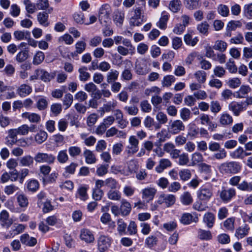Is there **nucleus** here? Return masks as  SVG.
<instances>
[{
	"mask_svg": "<svg viewBox=\"0 0 252 252\" xmlns=\"http://www.w3.org/2000/svg\"><path fill=\"white\" fill-rule=\"evenodd\" d=\"M51 171V167L48 165H42L39 167V172L42 174L44 178H43L44 184L54 183L56 182L58 174L57 172H52L50 175L49 173Z\"/></svg>",
	"mask_w": 252,
	"mask_h": 252,
	"instance_id": "f257e3e1",
	"label": "nucleus"
},
{
	"mask_svg": "<svg viewBox=\"0 0 252 252\" xmlns=\"http://www.w3.org/2000/svg\"><path fill=\"white\" fill-rule=\"evenodd\" d=\"M219 169L222 173L235 174L241 171V166L236 161H229L221 163Z\"/></svg>",
	"mask_w": 252,
	"mask_h": 252,
	"instance_id": "f03ea898",
	"label": "nucleus"
},
{
	"mask_svg": "<svg viewBox=\"0 0 252 252\" xmlns=\"http://www.w3.org/2000/svg\"><path fill=\"white\" fill-rule=\"evenodd\" d=\"M218 194L223 202L228 203L236 196V190L233 188L222 187L221 190L218 191Z\"/></svg>",
	"mask_w": 252,
	"mask_h": 252,
	"instance_id": "7ed1b4c3",
	"label": "nucleus"
},
{
	"mask_svg": "<svg viewBox=\"0 0 252 252\" xmlns=\"http://www.w3.org/2000/svg\"><path fill=\"white\" fill-rule=\"evenodd\" d=\"M176 200L175 195L162 192L158 196L157 203L158 205H164L165 207L169 208L175 203Z\"/></svg>",
	"mask_w": 252,
	"mask_h": 252,
	"instance_id": "20e7f679",
	"label": "nucleus"
},
{
	"mask_svg": "<svg viewBox=\"0 0 252 252\" xmlns=\"http://www.w3.org/2000/svg\"><path fill=\"white\" fill-rule=\"evenodd\" d=\"M111 9L108 4H103L99 10L98 19L101 24L106 25L110 22V14Z\"/></svg>",
	"mask_w": 252,
	"mask_h": 252,
	"instance_id": "39448f33",
	"label": "nucleus"
},
{
	"mask_svg": "<svg viewBox=\"0 0 252 252\" xmlns=\"http://www.w3.org/2000/svg\"><path fill=\"white\" fill-rule=\"evenodd\" d=\"M168 131L172 135L178 134L185 130V126L180 120H171L167 126Z\"/></svg>",
	"mask_w": 252,
	"mask_h": 252,
	"instance_id": "423d86ee",
	"label": "nucleus"
},
{
	"mask_svg": "<svg viewBox=\"0 0 252 252\" xmlns=\"http://www.w3.org/2000/svg\"><path fill=\"white\" fill-rule=\"evenodd\" d=\"M10 87L4 85L3 81H0V99H10L16 97V94L10 91Z\"/></svg>",
	"mask_w": 252,
	"mask_h": 252,
	"instance_id": "0eeeda50",
	"label": "nucleus"
},
{
	"mask_svg": "<svg viewBox=\"0 0 252 252\" xmlns=\"http://www.w3.org/2000/svg\"><path fill=\"white\" fill-rule=\"evenodd\" d=\"M55 157L51 154L45 153H37L34 157V159L37 163H53L55 160Z\"/></svg>",
	"mask_w": 252,
	"mask_h": 252,
	"instance_id": "6e6552de",
	"label": "nucleus"
},
{
	"mask_svg": "<svg viewBox=\"0 0 252 252\" xmlns=\"http://www.w3.org/2000/svg\"><path fill=\"white\" fill-rule=\"evenodd\" d=\"M128 143L126 148V152L128 156H131L138 151L139 141L135 136L131 135L129 137Z\"/></svg>",
	"mask_w": 252,
	"mask_h": 252,
	"instance_id": "1a4fd4ad",
	"label": "nucleus"
},
{
	"mask_svg": "<svg viewBox=\"0 0 252 252\" xmlns=\"http://www.w3.org/2000/svg\"><path fill=\"white\" fill-rule=\"evenodd\" d=\"M110 238L105 235H101L97 239V247L100 252L106 251L111 245Z\"/></svg>",
	"mask_w": 252,
	"mask_h": 252,
	"instance_id": "9d476101",
	"label": "nucleus"
},
{
	"mask_svg": "<svg viewBox=\"0 0 252 252\" xmlns=\"http://www.w3.org/2000/svg\"><path fill=\"white\" fill-rule=\"evenodd\" d=\"M213 194L212 188L211 187H202L197 191V197L200 200L208 201Z\"/></svg>",
	"mask_w": 252,
	"mask_h": 252,
	"instance_id": "9b49d317",
	"label": "nucleus"
},
{
	"mask_svg": "<svg viewBox=\"0 0 252 252\" xmlns=\"http://www.w3.org/2000/svg\"><path fill=\"white\" fill-rule=\"evenodd\" d=\"M157 192V190L155 188L146 187L141 190L142 198L147 202L152 201L156 194Z\"/></svg>",
	"mask_w": 252,
	"mask_h": 252,
	"instance_id": "f8f14e48",
	"label": "nucleus"
},
{
	"mask_svg": "<svg viewBox=\"0 0 252 252\" xmlns=\"http://www.w3.org/2000/svg\"><path fill=\"white\" fill-rule=\"evenodd\" d=\"M13 223V220L9 217L8 212L3 210L0 213V224L2 227L8 228Z\"/></svg>",
	"mask_w": 252,
	"mask_h": 252,
	"instance_id": "ddd939ff",
	"label": "nucleus"
},
{
	"mask_svg": "<svg viewBox=\"0 0 252 252\" xmlns=\"http://www.w3.org/2000/svg\"><path fill=\"white\" fill-rule=\"evenodd\" d=\"M80 238L86 243H92L94 241L93 232L88 228H83L80 230Z\"/></svg>",
	"mask_w": 252,
	"mask_h": 252,
	"instance_id": "4468645a",
	"label": "nucleus"
},
{
	"mask_svg": "<svg viewBox=\"0 0 252 252\" xmlns=\"http://www.w3.org/2000/svg\"><path fill=\"white\" fill-rule=\"evenodd\" d=\"M126 66L121 74L122 79L125 81H129L132 79V73L131 72V68L132 63L130 61L126 60L125 61Z\"/></svg>",
	"mask_w": 252,
	"mask_h": 252,
	"instance_id": "2eb2a0df",
	"label": "nucleus"
},
{
	"mask_svg": "<svg viewBox=\"0 0 252 252\" xmlns=\"http://www.w3.org/2000/svg\"><path fill=\"white\" fill-rule=\"evenodd\" d=\"M35 73L39 75V78L45 82L50 81L56 75L55 72L50 73L43 69H36Z\"/></svg>",
	"mask_w": 252,
	"mask_h": 252,
	"instance_id": "dca6fc26",
	"label": "nucleus"
},
{
	"mask_svg": "<svg viewBox=\"0 0 252 252\" xmlns=\"http://www.w3.org/2000/svg\"><path fill=\"white\" fill-rule=\"evenodd\" d=\"M228 110L231 111L235 116H238L244 110L243 102L232 101L228 106Z\"/></svg>",
	"mask_w": 252,
	"mask_h": 252,
	"instance_id": "f3484780",
	"label": "nucleus"
},
{
	"mask_svg": "<svg viewBox=\"0 0 252 252\" xmlns=\"http://www.w3.org/2000/svg\"><path fill=\"white\" fill-rule=\"evenodd\" d=\"M198 221L197 215L195 213H184L181 218L180 221L184 224H189L192 222H197Z\"/></svg>",
	"mask_w": 252,
	"mask_h": 252,
	"instance_id": "a211bd4d",
	"label": "nucleus"
},
{
	"mask_svg": "<svg viewBox=\"0 0 252 252\" xmlns=\"http://www.w3.org/2000/svg\"><path fill=\"white\" fill-rule=\"evenodd\" d=\"M250 230L249 225L244 224L236 229L235 236L238 239H242L249 234Z\"/></svg>",
	"mask_w": 252,
	"mask_h": 252,
	"instance_id": "6ab92c4d",
	"label": "nucleus"
},
{
	"mask_svg": "<svg viewBox=\"0 0 252 252\" xmlns=\"http://www.w3.org/2000/svg\"><path fill=\"white\" fill-rule=\"evenodd\" d=\"M142 9L140 7H136L134 10V15L130 19L129 23L131 26H139L141 24L140 21Z\"/></svg>",
	"mask_w": 252,
	"mask_h": 252,
	"instance_id": "aec40b11",
	"label": "nucleus"
},
{
	"mask_svg": "<svg viewBox=\"0 0 252 252\" xmlns=\"http://www.w3.org/2000/svg\"><path fill=\"white\" fill-rule=\"evenodd\" d=\"M172 166L171 161L167 158H161L159 160L158 164L156 167L155 170L158 173H162L167 168Z\"/></svg>",
	"mask_w": 252,
	"mask_h": 252,
	"instance_id": "412c9836",
	"label": "nucleus"
},
{
	"mask_svg": "<svg viewBox=\"0 0 252 252\" xmlns=\"http://www.w3.org/2000/svg\"><path fill=\"white\" fill-rule=\"evenodd\" d=\"M169 14L166 11L162 12L161 16L157 23V26L160 29L164 30L167 28V23L169 20Z\"/></svg>",
	"mask_w": 252,
	"mask_h": 252,
	"instance_id": "4be33fe9",
	"label": "nucleus"
},
{
	"mask_svg": "<svg viewBox=\"0 0 252 252\" xmlns=\"http://www.w3.org/2000/svg\"><path fill=\"white\" fill-rule=\"evenodd\" d=\"M32 87L26 84L21 85L17 89L18 95L22 97L29 95L32 92Z\"/></svg>",
	"mask_w": 252,
	"mask_h": 252,
	"instance_id": "5701e85b",
	"label": "nucleus"
},
{
	"mask_svg": "<svg viewBox=\"0 0 252 252\" xmlns=\"http://www.w3.org/2000/svg\"><path fill=\"white\" fill-rule=\"evenodd\" d=\"M219 122L221 126H225L231 125L233 122V119L230 114L223 113L220 115Z\"/></svg>",
	"mask_w": 252,
	"mask_h": 252,
	"instance_id": "b1692460",
	"label": "nucleus"
},
{
	"mask_svg": "<svg viewBox=\"0 0 252 252\" xmlns=\"http://www.w3.org/2000/svg\"><path fill=\"white\" fill-rule=\"evenodd\" d=\"M23 119H28L32 123H39L41 121V117L39 114L34 113L25 112L22 114Z\"/></svg>",
	"mask_w": 252,
	"mask_h": 252,
	"instance_id": "393cba45",
	"label": "nucleus"
},
{
	"mask_svg": "<svg viewBox=\"0 0 252 252\" xmlns=\"http://www.w3.org/2000/svg\"><path fill=\"white\" fill-rule=\"evenodd\" d=\"M120 210L122 216H127L131 210L130 203L126 199H122L121 201Z\"/></svg>",
	"mask_w": 252,
	"mask_h": 252,
	"instance_id": "a878e982",
	"label": "nucleus"
},
{
	"mask_svg": "<svg viewBox=\"0 0 252 252\" xmlns=\"http://www.w3.org/2000/svg\"><path fill=\"white\" fill-rule=\"evenodd\" d=\"M20 240L22 244L29 246H33L36 243V239L34 237H30L28 234H24L20 237Z\"/></svg>",
	"mask_w": 252,
	"mask_h": 252,
	"instance_id": "bb28decb",
	"label": "nucleus"
},
{
	"mask_svg": "<svg viewBox=\"0 0 252 252\" xmlns=\"http://www.w3.org/2000/svg\"><path fill=\"white\" fill-rule=\"evenodd\" d=\"M215 220V217L213 213L207 212L204 214L203 221L206 224L208 228H211L213 226Z\"/></svg>",
	"mask_w": 252,
	"mask_h": 252,
	"instance_id": "cd10ccee",
	"label": "nucleus"
},
{
	"mask_svg": "<svg viewBox=\"0 0 252 252\" xmlns=\"http://www.w3.org/2000/svg\"><path fill=\"white\" fill-rule=\"evenodd\" d=\"M83 156L85 158V161L88 164L95 163L96 159L94 154L90 150L86 149L83 152Z\"/></svg>",
	"mask_w": 252,
	"mask_h": 252,
	"instance_id": "c85d7f7f",
	"label": "nucleus"
},
{
	"mask_svg": "<svg viewBox=\"0 0 252 252\" xmlns=\"http://www.w3.org/2000/svg\"><path fill=\"white\" fill-rule=\"evenodd\" d=\"M34 158L31 155H26L22 157L20 160V164L22 166L31 167L33 164Z\"/></svg>",
	"mask_w": 252,
	"mask_h": 252,
	"instance_id": "c756f323",
	"label": "nucleus"
},
{
	"mask_svg": "<svg viewBox=\"0 0 252 252\" xmlns=\"http://www.w3.org/2000/svg\"><path fill=\"white\" fill-rule=\"evenodd\" d=\"M251 91V88L248 85H242L236 92V97L239 98H245Z\"/></svg>",
	"mask_w": 252,
	"mask_h": 252,
	"instance_id": "7c9ffc66",
	"label": "nucleus"
},
{
	"mask_svg": "<svg viewBox=\"0 0 252 252\" xmlns=\"http://www.w3.org/2000/svg\"><path fill=\"white\" fill-rule=\"evenodd\" d=\"M181 202L184 205H189L193 202V198L190 192H184L180 197Z\"/></svg>",
	"mask_w": 252,
	"mask_h": 252,
	"instance_id": "2f4dec72",
	"label": "nucleus"
},
{
	"mask_svg": "<svg viewBox=\"0 0 252 252\" xmlns=\"http://www.w3.org/2000/svg\"><path fill=\"white\" fill-rule=\"evenodd\" d=\"M37 18L38 22L42 26L46 27L49 25L48 13L44 12H39L37 15Z\"/></svg>",
	"mask_w": 252,
	"mask_h": 252,
	"instance_id": "473e14b6",
	"label": "nucleus"
},
{
	"mask_svg": "<svg viewBox=\"0 0 252 252\" xmlns=\"http://www.w3.org/2000/svg\"><path fill=\"white\" fill-rule=\"evenodd\" d=\"M204 160L202 155L199 152H195L191 155V163L189 165L195 166L199 163H201Z\"/></svg>",
	"mask_w": 252,
	"mask_h": 252,
	"instance_id": "72a5a7b5",
	"label": "nucleus"
},
{
	"mask_svg": "<svg viewBox=\"0 0 252 252\" xmlns=\"http://www.w3.org/2000/svg\"><path fill=\"white\" fill-rule=\"evenodd\" d=\"M118 102L116 100H112L108 101L103 106L102 112H109L110 111H114L115 109L117 107Z\"/></svg>",
	"mask_w": 252,
	"mask_h": 252,
	"instance_id": "f704fd0d",
	"label": "nucleus"
},
{
	"mask_svg": "<svg viewBox=\"0 0 252 252\" xmlns=\"http://www.w3.org/2000/svg\"><path fill=\"white\" fill-rule=\"evenodd\" d=\"M48 134L44 130H39L34 136V140L38 144L44 142L47 138Z\"/></svg>",
	"mask_w": 252,
	"mask_h": 252,
	"instance_id": "c9c22d12",
	"label": "nucleus"
},
{
	"mask_svg": "<svg viewBox=\"0 0 252 252\" xmlns=\"http://www.w3.org/2000/svg\"><path fill=\"white\" fill-rule=\"evenodd\" d=\"M108 199L114 201H120L121 199V192L116 189L109 190L107 193Z\"/></svg>",
	"mask_w": 252,
	"mask_h": 252,
	"instance_id": "e433bc0d",
	"label": "nucleus"
},
{
	"mask_svg": "<svg viewBox=\"0 0 252 252\" xmlns=\"http://www.w3.org/2000/svg\"><path fill=\"white\" fill-rule=\"evenodd\" d=\"M25 229V225L22 224L14 225L9 231V233L10 234V237H13L15 235L23 232Z\"/></svg>",
	"mask_w": 252,
	"mask_h": 252,
	"instance_id": "4c0bfd02",
	"label": "nucleus"
},
{
	"mask_svg": "<svg viewBox=\"0 0 252 252\" xmlns=\"http://www.w3.org/2000/svg\"><path fill=\"white\" fill-rule=\"evenodd\" d=\"M225 66L226 68L230 73L235 74L237 73L238 71V68L233 59H229L226 63Z\"/></svg>",
	"mask_w": 252,
	"mask_h": 252,
	"instance_id": "58836bf2",
	"label": "nucleus"
},
{
	"mask_svg": "<svg viewBox=\"0 0 252 252\" xmlns=\"http://www.w3.org/2000/svg\"><path fill=\"white\" fill-rule=\"evenodd\" d=\"M179 175L180 179L184 181H187L190 179L191 173L189 169H183L179 171Z\"/></svg>",
	"mask_w": 252,
	"mask_h": 252,
	"instance_id": "ea45409f",
	"label": "nucleus"
},
{
	"mask_svg": "<svg viewBox=\"0 0 252 252\" xmlns=\"http://www.w3.org/2000/svg\"><path fill=\"white\" fill-rule=\"evenodd\" d=\"M194 77L200 84L204 83L206 80L207 73L203 70H198L194 73Z\"/></svg>",
	"mask_w": 252,
	"mask_h": 252,
	"instance_id": "a19ab883",
	"label": "nucleus"
},
{
	"mask_svg": "<svg viewBox=\"0 0 252 252\" xmlns=\"http://www.w3.org/2000/svg\"><path fill=\"white\" fill-rule=\"evenodd\" d=\"M181 6V1L180 0H172L169 3V9L174 13H176L179 11Z\"/></svg>",
	"mask_w": 252,
	"mask_h": 252,
	"instance_id": "79ce46f5",
	"label": "nucleus"
},
{
	"mask_svg": "<svg viewBox=\"0 0 252 252\" xmlns=\"http://www.w3.org/2000/svg\"><path fill=\"white\" fill-rule=\"evenodd\" d=\"M87 68L86 67H82L80 68L78 70V72L79 73V77L80 80L81 81H87L90 77V74L89 72L87 71Z\"/></svg>",
	"mask_w": 252,
	"mask_h": 252,
	"instance_id": "37998d69",
	"label": "nucleus"
},
{
	"mask_svg": "<svg viewBox=\"0 0 252 252\" xmlns=\"http://www.w3.org/2000/svg\"><path fill=\"white\" fill-rule=\"evenodd\" d=\"M209 28V24L206 22H203L197 26V30L199 32L203 35H207Z\"/></svg>",
	"mask_w": 252,
	"mask_h": 252,
	"instance_id": "c03bdc74",
	"label": "nucleus"
},
{
	"mask_svg": "<svg viewBox=\"0 0 252 252\" xmlns=\"http://www.w3.org/2000/svg\"><path fill=\"white\" fill-rule=\"evenodd\" d=\"M119 75V72L116 70H111L107 74V82L108 83H112L117 80Z\"/></svg>",
	"mask_w": 252,
	"mask_h": 252,
	"instance_id": "a18cd8bd",
	"label": "nucleus"
},
{
	"mask_svg": "<svg viewBox=\"0 0 252 252\" xmlns=\"http://www.w3.org/2000/svg\"><path fill=\"white\" fill-rule=\"evenodd\" d=\"M138 169V164L134 161H130L128 166V171L126 172H123L122 174L125 176H129L133 173H135Z\"/></svg>",
	"mask_w": 252,
	"mask_h": 252,
	"instance_id": "49530a36",
	"label": "nucleus"
},
{
	"mask_svg": "<svg viewBox=\"0 0 252 252\" xmlns=\"http://www.w3.org/2000/svg\"><path fill=\"white\" fill-rule=\"evenodd\" d=\"M198 238L202 240H209L212 238L211 233L209 230H205L201 229L198 230Z\"/></svg>",
	"mask_w": 252,
	"mask_h": 252,
	"instance_id": "de8ad7c7",
	"label": "nucleus"
},
{
	"mask_svg": "<svg viewBox=\"0 0 252 252\" xmlns=\"http://www.w3.org/2000/svg\"><path fill=\"white\" fill-rule=\"evenodd\" d=\"M119 183L116 179L113 178H108L105 180V186L110 188V190L116 189L118 188Z\"/></svg>",
	"mask_w": 252,
	"mask_h": 252,
	"instance_id": "09e8293b",
	"label": "nucleus"
},
{
	"mask_svg": "<svg viewBox=\"0 0 252 252\" xmlns=\"http://www.w3.org/2000/svg\"><path fill=\"white\" fill-rule=\"evenodd\" d=\"M227 43L222 40H217L213 48L215 50H218L220 52H224L227 48Z\"/></svg>",
	"mask_w": 252,
	"mask_h": 252,
	"instance_id": "8fccbe9b",
	"label": "nucleus"
},
{
	"mask_svg": "<svg viewBox=\"0 0 252 252\" xmlns=\"http://www.w3.org/2000/svg\"><path fill=\"white\" fill-rule=\"evenodd\" d=\"M238 189L244 191H252V183L243 181L238 185Z\"/></svg>",
	"mask_w": 252,
	"mask_h": 252,
	"instance_id": "3c124183",
	"label": "nucleus"
},
{
	"mask_svg": "<svg viewBox=\"0 0 252 252\" xmlns=\"http://www.w3.org/2000/svg\"><path fill=\"white\" fill-rule=\"evenodd\" d=\"M63 135L58 133L52 136V140L53 143L57 147L63 145L64 143V139Z\"/></svg>",
	"mask_w": 252,
	"mask_h": 252,
	"instance_id": "603ef678",
	"label": "nucleus"
},
{
	"mask_svg": "<svg viewBox=\"0 0 252 252\" xmlns=\"http://www.w3.org/2000/svg\"><path fill=\"white\" fill-rule=\"evenodd\" d=\"M244 150L241 147H239L230 153V156L233 158H244Z\"/></svg>",
	"mask_w": 252,
	"mask_h": 252,
	"instance_id": "864d4df0",
	"label": "nucleus"
},
{
	"mask_svg": "<svg viewBox=\"0 0 252 252\" xmlns=\"http://www.w3.org/2000/svg\"><path fill=\"white\" fill-rule=\"evenodd\" d=\"M28 51L26 50H23L17 53L15 59L17 62L21 63L26 61L28 58Z\"/></svg>",
	"mask_w": 252,
	"mask_h": 252,
	"instance_id": "5fc2aeb1",
	"label": "nucleus"
},
{
	"mask_svg": "<svg viewBox=\"0 0 252 252\" xmlns=\"http://www.w3.org/2000/svg\"><path fill=\"white\" fill-rule=\"evenodd\" d=\"M17 202L19 205L22 208H26L28 205V199L27 197L23 194H20L17 196Z\"/></svg>",
	"mask_w": 252,
	"mask_h": 252,
	"instance_id": "6e6d98bb",
	"label": "nucleus"
},
{
	"mask_svg": "<svg viewBox=\"0 0 252 252\" xmlns=\"http://www.w3.org/2000/svg\"><path fill=\"white\" fill-rule=\"evenodd\" d=\"M39 187V184L38 182L35 179L29 181L27 184L28 190L32 192L36 191L38 189Z\"/></svg>",
	"mask_w": 252,
	"mask_h": 252,
	"instance_id": "4d7b16f0",
	"label": "nucleus"
},
{
	"mask_svg": "<svg viewBox=\"0 0 252 252\" xmlns=\"http://www.w3.org/2000/svg\"><path fill=\"white\" fill-rule=\"evenodd\" d=\"M227 84L230 88L235 89L241 85V81L240 78L234 77L229 79Z\"/></svg>",
	"mask_w": 252,
	"mask_h": 252,
	"instance_id": "13d9d810",
	"label": "nucleus"
},
{
	"mask_svg": "<svg viewBox=\"0 0 252 252\" xmlns=\"http://www.w3.org/2000/svg\"><path fill=\"white\" fill-rule=\"evenodd\" d=\"M175 81V77L172 75H166L164 77L162 81V85L163 87H168Z\"/></svg>",
	"mask_w": 252,
	"mask_h": 252,
	"instance_id": "bf43d9fd",
	"label": "nucleus"
},
{
	"mask_svg": "<svg viewBox=\"0 0 252 252\" xmlns=\"http://www.w3.org/2000/svg\"><path fill=\"white\" fill-rule=\"evenodd\" d=\"M180 118L183 121H188L191 117V112L189 109L184 108L180 111Z\"/></svg>",
	"mask_w": 252,
	"mask_h": 252,
	"instance_id": "052dcab7",
	"label": "nucleus"
},
{
	"mask_svg": "<svg viewBox=\"0 0 252 252\" xmlns=\"http://www.w3.org/2000/svg\"><path fill=\"white\" fill-rule=\"evenodd\" d=\"M57 159L61 163H65L68 160L66 150H64L59 151L57 156Z\"/></svg>",
	"mask_w": 252,
	"mask_h": 252,
	"instance_id": "680f3d73",
	"label": "nucleus"
},
{
	"mask_svg": "<svg viewBox=\"0 0 252 252\" xmlns=\"http://www.w3.org/2000/svg\"><path fill=\"white\" fill-rule=\"evenodd\" d=\"M98 116L95 113L91 114L87 118L86 123L88 126L91 127L93 126L97 121Z\"/></svg>",
	"mask_w": 252,
	"mask_h": 252,
	"instance_id": "e2e57ef3",
	"label": "nucleus"
},
{
	"mask_svg": "<svg viewBox=\"0 0 252 252\" xmlns=\"http://www.w3.org/2000/svg\"><path fill=\"white\" fill-rule=\"evenodd\" d=\"M23 3L28 13L32 14L35 11L36 6L32 3L30 0H24Z\"/></svg>",
	"mask_w": 252,
	"mask_h": 252,
	"instance_id": "0e129e2a",
	"label": "nucleus"
},
{
	"mask_svg": "<svg viewBox=\"0 0 252 252\" xmlns=\"http://www.w3.org/2000/svg\"><path fill=\"white\" fill-rule=\"evenodd\" d=\"M44 54L42 52L39 51L36 53L33 57V64L38 65L40 64L44 59Z\"/></svg>",
	"mask_w": 252,
	"mask_h": 252,
	"instance_id": "69168bd1",
	"label": "nucleus"
},
{
	"mask_svg": "<svg viewBox=\"0 0 252 252\" xmlns=\"http://www.w3.org/2000/svg\"><path fill=\"white\" fill-rule=\"evenodd\" d=\"M179 158L178 164L181 166L188 165L189 163V157L188 154L183 153Z\"/></svg>",
	"mask_w": 252,
	"mask_h": 252,
	"instance_id": "338daca9",
	"label": "nucleus"
},
{
	"mask_svg": "<svg viewBox=\"0 0 252 252\" xmlns=\"http://www.w3.org/2000/svg\"><path fill=\"white\" fill-rule=\"evenodd\" d=\"M158 239L156 236L151 235L148 237L145 240V245L149 248H152L157 244Z\"/></svg>",
	"mask_w": 252,
	"mask_h": 252,
	"instance_id": "774afa93",
	"label": "nucleus"
}]
</instances>
